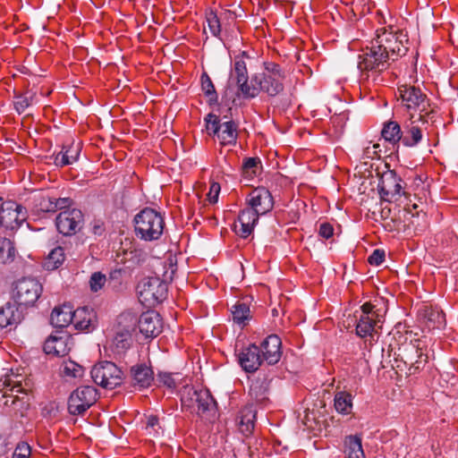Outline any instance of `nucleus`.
Wrapping results in <instances>:
<instances>
[{"instance_id": "obj_1", "label": "nucleus", "mask_w": 458, "mask_h": 458, "mask_svg": "<svg viewBox=\"0 0 458 458\" xmlns=\"http://www.w3.org/2000/svg\"><path fill=\"white\" fill-rule=\"evenodd\" d=\"M379 46L375 44V40L370 41V46L362 50L359 55L358 68L360 71L362 80H369L377 85L382 83L385 80L383 73L388 70L391 64L389 55L386 54Z\"/></svg>"}, {"instance_id": "obj_2", "label": "nucleus", "mask_w": 458, "mask_h": 458, "mask_svg": "<svg viewBox=\"0 0 458 458\" xmlns=\"http://www.w3.org/2000/svg\"><path fill=\"white\" fill-rule=\"evenodd\" d=\"M181 403L183 409L196 413L202 420L212 422L217 415V404L208 389H195L185 386L181 391Z\"/></svg>"}, {"instance_id": "obj_3", "label": "nucleus", "mask_w": 458, "mask_h": 458, "mask_svg": "<svg viewBox=\"0 0 458 458\" xmlns=\"http://www.w3.org/2000/svg\"><path fill=\"white\" fill-rule=\"evenodd\" d=\"M420 343V340L416 339L399 347L398 353H394L396 357L394 359L392 368L397 372H404L407 377L421 371L428 357Z\"/></svg>"}, {"instance_id": "obj_4", "label": "nucleus", "mask_w": 458, "mask_h": 458, "mask_svg": "<svg viewBox=\"0 0 458 458\" xmlns=\"http://www.w3.org/2000/svg\"><path fill=\"white\" fill-rule=\"evenodd\" d=\"M375 44L379 46L383 51L389 55L391 62L396 61L399 57L405 55L409 49V38L406 32L394 29L393 26L383 27L376 30V37L373 38Z\"/></svg>"}, {"instance_id": "obj_5", "label": "nucleus", "mask_w": 458, "mask_h": 458, "mask_svg": "<svg viewBox=\"0 0 458 458\" xmlns=\"http://www.w3.org/2000/svg\"><path fill=\"white\" fill-rule=\"evenodd\" d=\"M386 313L385 306H379L377 301L365 302L360 306V311L356 317V335L361 338L373 336L377 333L378 324L384 322Z\"/></svg>"}, {"instance_id": "obj_6", "label": "nucleus", "mask_w": 458, "mask_h": 458, "mask_svg": "<svg viewBox=\"0 0 458 458\" xmlns=\"http://www.w3.org/2000/svg\"><path fill=\"white\" fill-rule=\"evenodd\" d=\"M436 123V114L428 113L415 114H410L403 123V145L408 148L418 146L423 140L424 132L428 130V125Z\"/></svg>"}, {"instance_id": "obj_7", "label": "nucleus", "mask_w": 458, "mask_h": 458, "mask_svg": "<svg viewBox=\"0 0 458 458\" xmlns=\"http://www.w3.org/2000/svg\"><path fill=\"white\" fill-rule=\"evenodd\" d=\"M135 232L144 241L157 240L163 233L165 222L159 213L152 208H144L134 218Z\"/></svg>"}, {"instance_id": "obj_8", "label": "nucleus", "mask_w": 458, "mask_h": 458, "mask_svg": "<svg viewBox=\"0 0 458 458\" xmlns=\"http://www.w3.org/2000/svg\"><path fill=\"white\" fill-rule=\"evenodd\" d=\"M397 94L402 105L408 110L419 111L417 114L426 113L436 114V112L430 108L429 98L420 88L411 85H401L398 87Z\"/></svg>"}, {"instance_id": "obj_9", "label": "nucleus", "mask_w": 458, "mask_h": 458, "mask_svg": "<svg viewBox=\"0 0 458 458\" xmlns=\"http://www.w3.org/2000/svg\"><path fill=\"white\" fill-rule=\"evenodd\" d=\"M262 76L259 78V91L268 97H276L284 90V72L274 62L263 63Z\"/></svg>"}, {"instance_id": "obj_10", "label": "nucleus", "mask_w": 458, "mask_h": 458, "mask_svg": "<svg viewBox=\"0 0 458 458\" xmlns=\"http://www.w3.org/2000/svg\"><path fill=\"white\" fill-rule=\"evenodd\" d=\"M140 301L148 307H153L166 297L167 285L158 277H145L137 286Z\"/></svg>"}, {"instance_id": "obj_11", "label": "nucleus", "mask_w": 458, "mask_h": 458, "mask_svg": "<svg viewBox=\"0 0 458 458\" xmlns=\"http://www.w3.org/2000/svg\"><path fill=\"white\" fill-rule=\"evenodd\" d=\"M137 318L131 314H122L118 318L112 348L117 354L124 352L132 344V333L135 331Z\"/></svg>"}, {"instance_id": "obj_12", "label": "nucleus", "mask_w": 458, "mask_h": 458, "mask_svg": "<svg viewBox=\"0 0 458 458\" xmlns=\"http://www.w3.org/2000/svg\"><path fill=\"white\" fill-rule=\"evenodd\" d=\"M43 291L41 283L33 277H23L15 283L13 299L19 306H33Z\"/></svg>"}, {"instance_id": "obj_13", "label": "nucleus", "mask_w": 458, "mask_h": 458, "mask_svg": "<svg viewBox=\"0 0 458 458\" xmlns=\"http://www.w3.org/2000/svg\"><path fill=\"white\" fill-rule=\"evenodd\" d=\"M206 129L209 135L216 136L222 145H233L236 143V125L232 121L221 122L219 117L208 114L205 118Z\"/></svg>"}, {"instance_id": "obj_14", "label": "nucleus", "mask_w": 458, "mask_h": 458, "mask_svg": "<svg viewBox=\"0 0 458 458\" xmlns=\"http://www.w3.org/2000/svg\"><path fill=\"white\" fill-rule=\"evenodd\" d=\"M93 381L104 388L113 389L123 381L122 370L111 361H101L91 369Z\"/></svg>"}, {"instance_id": "obj_15", "label": "nucleus", "mask_w": 458, "mask_h": 458, "mask_svg": "<svg viewBox=\"0 0 458 458\" xmlns=\"http://www.w3.org/2000/svg\"><path fill=\"white\" fill-rule=\"evenodd\" d=\"M97 400L98 391L94 386H80L69 396L68 411L72 415H82Z\"/></svg>"}, {"instance_id": "obj_16", "label": "nucleus", "mask_w": 458, "mask_h": 458, "mask_svg": "<svg viewBox=\"0 0 458 458\" xmlns=\"http://www.w3.org/2000/svg\"><path fill=\"white\" fill-rule=\"evenodd\" d=\"M246 205L238 216L241 228L238 230L235 225L236 233L242 238L251 234L258 221V193H256V190H252L247 195Z\"/></svg>"}, {"instance_id": "obj_17", "label": "nucleus", "mask_w": 458, "mask_h": 458, "mask_svg": "<svg viewBox=\"0 0 458 458\" xmlns=\"http://www.w3.org/2000/svg\"><path fill=\"white\" fill-rule=\"evenodd\" d=\"M249 77L246 64L243 60H235L233 69L231 70L228 85L237 86V94L243 98H254L256 96V88L252 84L248 83Z\"/></svg>"}, {"instance_id": "obj_18", "label": "nucleus", "mask_w": 458, "mask_h": 458, "mask_svg": "<svg viewBox=\"0 0 458 458\" xmlns=\"http://www.w3.org/2000/svg\"><path fill=\"white\" fill-rule=\"evenodd\" d=\"M84 216L78 208H68L61 211L55 218L58 232L65 236L78 233L83 226Z\"/></svg>"}, {"instance_id": "obj_19", "label": "nucleus", "mask_w": 458, "mask_h": 458, "mask_svg": "<svg viewBox=\"0 0 458 458\" xmlns=\"http://www.w3.org/2000/svg\"><path fill=\"white\" fill-rule=\"evenodd\" d=\"M402 178L394 170L384 173L378 183V191L380 197L385 201L398 200V199L405 195L403 191Z\"/></svg>"}, {"instance_id": "obj_20", "label": "nucleus", "mask_w": 458, "mask_h": 458, "mask_svg": "<svg viewBox=\"0 0 458 458\" xmlns=\"http://www.w3.org/2000/svg\"><path fill=\"white\" fill-rule=\"evenodd\" d=\"M27 218L25 208L21 205L9 200L0 205V225L1 226L13 230L18 228Z\"/></svg>"}, {"instance_id": "obj_21", "label": "nucleus", "mask_w": 458, "mask_h": 458, "mask_svg": "<svg viewBox=\"0 0 458 458\" xmlns=\"http://www.w3.org/2000/svg\"><path fill=\"white\" fill-rule=\"evenodd\" d=\"M283 354L282 341L276 335H270L259 344V368L267 363L276 365Z\"/></svg>"}, {"instance_id": "obj_22", "label": "nucleus", "mask_w": 458, "mask_h": 458, "mask_svg": "<svg viewBox=\"0 0 458 458\" xmlns=\"http://www.w3.org/2000/svg\"><path fill=\"white\" fill-rule=\"evenodd\" d=\"M140 332L146 338L157 337L163 329V323L159 314L156 311L150 310L144 312L137 319Z\"/></svg>"}, {"instance_id": "obj_23", "label": "nucleus", "mask_w": 458, "mask_h": 458, "mask_svg": "<svg viewBox=\"0 0 458 458\" xmlns=\"http://www.w3.org/2000/svg\"><path fill=\"white\" fill-rule=\"evenodd\" d=\"M72 345V343L70 335L66 333L59 332L48 337L45 342L44 351L47 354L64 356L69 353Z\"/></svg>"}, {"instance_id": "obj_24", "label": "nucleus", "mask_w": 458, "mask_h": 458, "mask_svg": "<svg viewBox=\"0 0 458 458\" xmlns=\"http://www.w3.org/2000/svg\"><path fill=\"white\" fill-rule=\"evenodd\" d=\"M131 382L139 388H147L150 386L154 380V372L151 367L145 363H140L132 366L130 369Z\"/></svg>"}, {"instance_id": "obj_25", "label": "nucleus", "mask_w": 458, "mask_h": 458, "mask_svg": "<svg viewBox=\"0 0 458 458\" xmlns=\"http://www.w3.org/2000/svg\"><path fill=\"white\" fill-rule=\"evenodd\" d=\"M96 313L92 309L82 307L73 310L72 323L76 329L80 331H90L96 327Z\"/></svg>"}, {"instance_id": "obj_26", "label": "nucleus", "mask_w": 458, "mask_h": 458, "mask_svg": "<svg viewBox=\"0 0 458 458\" xmlns=\"http://www.w3.org/2000/svg\"><path fill=\"white\" fill-rule=\"evenodd\" d=\"M238 360L246 373L254 374L258 370V346L256 344L243 348L238 355Z\"/></svg>"}, {"instance_id": "obj_27", "label": "nucleus", "mask_w": 458, "mask_h": 458, "mask_svg": "<svg viewBox=\"0 0 458 458\" xmlns=\"http://www.w3.org/2000/svg\"><path fill=\"white\" fill-rule=\"evenodd\" d=\"M17 303L7 302L0 308V327L17 325L22 319V312L19 310Z\"/></svg>"}, {"instance_id": "obj_28", "label": "nucleus", "mask_w": 458, "mask_h": 458, "mask_svg": "<svg viewBox=\"0 0 458 458\" xmlns=\"http://www.w3.org/2000/svg\"><path fill=\"white\" fill-rule=\"evenodd\" d=\"M73 310L70 305L55 307L50 317L51 324L55 327H65L72 323Z\"/></svg>"}, {"instance_id": "obj_29", "label": "nucleus", "mask_w": 458, "mask_h": 458, "mask_svg": "<svg viewBox=\"0 0 458 458\" xmlns=\"http://www.w3.org/2000/svg\"><path fill=\"white\" fill-rule=\"evenodd\" d=\"M257 412V406L253 403L247 405L242 410L240 415V429L244 435L248 436L252 434L255 428Z\"/></svg>"}, {"instance_id": "obj_30", "label": "nucleus", "mask_w": 458, "mask_h": 458, "mask_svg": "<svg viewBox=\"0 0 458 458\" xmlns=\"http://www.w3.org/2000/svg\"><path fill=\"white\" fill-rule=\"evenodd\" d=\"M402 128L396 121L390 120L384 123L381 135L386 141L394 146L403 142V131Z\"/></svg>"}, {"instance_id": "obj_31", "label": "nucleus", "mask_w": 458, "mask_h": 458, "mask_svg": "<svg viewBox=\"0 0 458 458\" xmlns=\"http://www.w3.org/2000/svg\"><path fill=\"white\" fill-rule=\"evenodd\" d=\"M80 152V143H72L69 147H64L63 149L55 157V164L59 166L73 164L78 160Z\"/></svg>"}, {"instance_id": "obj_32", "label": "nucleus", "mask_w": 458, "mask_h": 458, "mask_svg": "<svg viewBox=\"0 0 458 458\" xmlns=\"http://www.w3.org/2000/svg\"><path fill=\"white\" fill-rule=\"evenodd\" d=\"M344 454L347 458H365L361 437L357 435L347 436L344 439Z\"/></svg>"}, {"instance_id": "obj_33", "label": "nucleus", "mask_w": 458, "mask_h": 458, "mask_svg": "<svg viewBox=\"0 0 458 458\" xmlns=\"http://www.w3.org/2000/svg\"><path fill=\"white\" fill-rule=\"evenodd\" d=\"M335 410L342 414H350L352 410V395L346 392L341 391L335 394L334 399Z\"/></svg>"}, {"instance_id": "obj_34", "label": "nucleus", "mask_w": 458, "mask_h": 458, "mask_svg": "<svg viewBox=\"0 0 458 458\" xmlns=\"http://www.w3.org/2000/svg\"><path fill=\"white\" fill-rule=\"evenodd\" d=\"M425 318L429 329H441L445 327V315L442 310L430 308L426 310Z\"/></svg>"}, {"instance_id": "obj_35", "label": "nucleus", "mask_w": 458, "mask_h": 458, "mask_svg": "<svg viewBox=\"0 0 458 458\" xmlns=\"http://www.w3.org/2000/svg\"><path fill=\"white\" fill-rule=\"evenodd\" d=\"M16 256V250L13 242L5 237H0V263H12Z\"/></svg>"}, {"instance_id": "obj_36", "label": "nucleus", "mask_w": 458, "mask_h": 458, "mask_svg": "<svg viewBox=\"0 0 458 458\" xmlns=\"http://www.w3.org/2000/svg\"><path fill=\"white\" fill-rule=\"evenodd\" d=\"M20 377H21V375L15 374L13 371L10 374L7 373L3 381L4 387H9V390L15 394L26 392L25 386H28L29 383L25 381L23 386L22 380Z\"/></svg>"}, {"instance_id": "obj_37", "label": "nucleus", "mask_w": 458, "mask_h": 458, "mask_svg": "<svg viewBox=\"0 0 458 458\" xmlns=\"http://www.w3.org/2000/svg\"><path fill=\"white\" fill-rule=\"evenodd\" d=\"M64 260V251L62 247L53 249L46 259L43 266L47 270H54L63 264Z\"/></svg>"}, {"instance_id": "obj_38", "label": "nucleus", "mask_w": 458, "mask_h": 458, "mask_svg": "<svg viewBox=\"0 0 458 458\" xmlns=\"http://www.w3.org/2000/svg\"><path fill=\"white\" fill-rule=\"evenodd\" d=\"M232 316L235 323L245 326L250 318L249 306L244 302H237L233 307Z\"/></svg>"}, {"instance_id": "obj_39", "label": "nucleus", "mask_w": 458, "mask_h": 458, "mask_svg": "<svg viewBox=\"0 0 458 458\" xmlns=\"http://www.w3.org/2000/svg\"><path fill=\"white\" fill-rule=\"evenodd\" d=\"M275 205L274 197L265 187L259 186V216L270 212Z\"/></svg>"}, {"instance_id": "obj_40", "label": "nucleus", "mask_w": 458, "mask_h": 458, "mask_svg": "<svg viewBox=\"0 0 458 458\" xmlns=\"http://www.w3.org/2000/svg\"><path fill=\"white\" fill-rule=\"evenodd\" d=\"M62 373L64 377L78 378L83 376L84 369L72 360H67L64 361L62 365Z\"/></svg>"}, {"instance_id": "obj_41", "label": "nucleus", "mask_w": 458, "mask_h": 458, "mask_svg": "<svg viewBox=\"0 0 458 458\" xmlns=\"http://www.w3.org/2000/svg\"><path fill=\"white\" fill-rule=\"evenodd\" d=\"M35 208L39 212H55L56 205H54V197L40 196L35 199Z\"/></svg>"}, {"instance_id": "obj_42", "label": "nucleus", "mask_w": 458, "mask_h": 458, "mask_svg": "<svg viewBox=\"0 0 458 458\" xmlns=\"http://www.w3.org/2000/svg\"><path fill=\"white\" fill-rule=\"evenodd\" d=\"M18 440L17 436L13 433H2L0 434V456L5 454L11 450Z\"/></svg>"}, {"instance_id": "obj_43", "label": "nucleus", "mask_w": 458, "mask_h": 458, "mask_svg": "<svg viewBox=\"0 0 458 458\" xmlns=\"http://www.w3.org/2000/svg\"><path fill=\"white\" fill-rule=\"evenodd\" d=\"M257 160L255 157L245 158L242 163V177L246 182L250 181L255 174Z\"/></svg>"}, {"instance_id": "obj_44", "label": "nucleus", "mask_w": 458, "mask_h": 458, "mask_svg": "<svg viewBox=\"0 0 458 458\" xmlns=\"http://www.w3.org/2000/svg\"><path fill=\"white\" fill-rule=\"evenodd\" d=\"M106 282V277L101 272H95L89 279V286L92 292H98L103 288Z\"/></svg>"}, {"instance_id": "obj_45", "label": "nucleus", "mask_w": 458, "mask_h": 458, "mask_svg": "<svg viewBox=\"0 0 458 458\" xmlns=\"http://www.w3.org/2000/svg\"><path fill=\"white\" fill-rule=\"evenodd\" d=\"M179 374H172L167 372H160L157 375V378L160 383L166 386L169 388L176 387L177 381L179 380Z\"/></svg>"}, {"instance_id": "obj_46", "label": "nucleus", "mask_w": 458, "mask_h": 458, "mask_svg": "<svg viewBox=\"0 0 458 458\" xmlns=\"http://www.w3.org/2000/svg\"><path fill=\"white\" fill-rule=\"evenodd\" d=\"M207 22L213 36L218 37L221 32V25L216 14L210 12L207 15Z\"/></svg>"}, {"instance_id": "obj_47", "label": "nucleus", "mask_w": 458, "mask_h": 458, "mask_svg": "<svg viewBox=\"0 0 458 458\" xmlns=\"http://www.w3.org/2000/svg\"><path fill=\"white\" fill-rule=\"evenodd\" d=\"M33 96H17L14 100V108L19 113L21 114L25 112V110L30 106Z\"/></svg>"}, {"instance_id": "obj_48", "label": "nucleus", "mask_w": 458, "mask_h": 458, "mask_svg": "<svg viewBox=\"0 0 458 458\" xmlns=\"http://www.w3.org/2000/svg\"><path fill=\"white\" fill-rule=\"evenodd\" d=\"M201 88H202V90L205 92L206 95L211 96L210 99L214 98V99L216 100L217 97H216V94L215 87L213 85V82H212L211 79L206 73H204L201 76Z\"/></svg>"}, {"instance_id": "obj_49", "label": "nucleus", "mask_w": 458, "mask_h": 458, "mask_svg": "<svg viewBox=\"0 0 458 458\" xmlns=\"http://www.w3.org/2000/svg\"><path fill=\"white\" fill-rule=\"evenodd\" d=\"M30 455V447L25 442L16 444L13 458H29Z\"/></svg>"}, {"instance_id": "obj_50", "label": "nucleus", "mask_w": 458, "mask_h": 458, "mask_svg": "<svg viewBox=\"0 0 458 458\" xmlns=\"http://www.w3.org/2000/svg\"><path fill=\"white\" fill-rule=\"evenodd\" d=\"M386 253L384 250L376 249L368 258V262L371 266H379L385 261Z\"/></svg>"}, {"instance_id": "obj_51", "label": "nucleus", "mask_w": 458, "mask_h": 458, "mask_svg": "<svg viewBox=\"0 0 458 458\" xmlns=\"http://www.w3.org/2000/svg\"><path fill=\"white\" fill-rule=\"evenodd\" d=\"M318 235L326 240L334 235V227L328 222H323L319 225Z\"/></svg>"}, {"instance_id": "obj_52", "label": "nucleus", "mask_w": 458, "mask_h": 458, "mask_svg": "<svg viewBox=\"0 0 458 458\" xmlns=\"http://www.w3.org/2000/svg\"><path fill=\"white\" fill-rule=\"evenodd\" d=\"M220 192V185L217 182H213L208 193V199L210 203H216Z\"/></svg>"}, {"instance_id": "obj_53", "label": "nucleus", "mask_w": 458, "mask_h": 458, "mask_svg": "<svg viewBox=\"0 0 458 458\" xmlns=\"http://www.w3.org/2000/svg\"><path fill=\"white\" fill-rule=\"evenodd\" d=\"M123 258L121 259L122 262H129L131 261L133 264L139 263L140 259H138V254L136 250L125 251L123 253Z\"/></svg>"}, {"instance_id": "obj_54", "label": "nucleus", "mask_w": 458, "mask_h": 458, "mask_svg": "<svg viewBox=\"0 0 458 458\" xmlns=\"http://www.w3.org/2000/svg\"><path fill=\"white\" fill-rule=\"evenodd\" d=\"M71 204V199L69 198H54V205H56V211L62 210L67 207H69Z\"/></svg>"}, {"instance_id": "obj_55", "label": "nucleus", "mask_w": 458, "mask_h": 458, "mask_svg": "<svg viewBox=\"0 0 458 458\" xmlns=\"http://www.w3.org/2000/svg\"><path fill=\"white\" fill-rule=\"evenodd\" d=\"M92 231L96 235H101L104 232L103 224L97 222L94 224Z\"/></svg>"}, {"instance_id": "obj_56", "label": "nucleus", "mask_w": 458, "mask_h": 458, "mask_svg": "<svg viewBox=\"0 0 458 458\" xmlns=\"http://www.w3.org/2000/svg\"><path fill=\"white\" fill-rule=\"evenodd\" d=\"M158 424V419L156 416H149L147 421V428H154Z\"/></svg>"}, {"instance_id": "obj_57", "label": "nucleus", "mask_w": 458, "mask_h": 458, "mask_svg": "<svg viewBox=\"0 0 458 458\" xmlns=\"http://www.w3.org/2000/svg\"><path fill=\"white\" fill-rule=\"evenodd\" d=\"M267 401H268V399H267V398L259 399V408H260L261 406H265V405H266V403H267Z\"/></svg>"}, {"instance_id": "obj_58", "label": "nucleus", "mask_w": 458, "mask_h": 458, "mask_svg": "<svg viewBox=\"0 0 458 458\" xmlns=\"http://www.w3.org/2000/svg\"><path fill=\"white\" fill-rule=\"evenodd\" d=\"M250 391L251 394H257L256 389H255V387H253L252 385L250 386Z\"/></svg>"}, {"instance_id": "obj_59", "label": "nucleus", "mask_w": 458, "mask_h": 458, "mask_svg": "<svg viewBox=\"0 0 458 458\" xmlns=\"http://www.w3.org/2000/svg\"><path fill=\"white\" fill-rule=\"evenodd\" d=\"M259 37L261 36V31H262V34L265 35V30H264V28H263V25H259Z\"/></svg>"}, {"instance_id": "obj_60", "label": "nucleus", "mask_w": 458, "mask_h": 458, "mask_svg": "<svg viewBox=\"0 0 458 458\" xmlns=\"http://www.w3.org/2000/svg\"><path fill=\"white\" fill-rule=\"evenodd\" d=\"M120 273V271H114L113 273H111V277H115L116 274Z\"/></svg>"}, {"instance_id": "obj_61", "label": "nucleus", "mask_w": 458, "mask_h": 458, "mask_svg": "<svg viewBox=\"0 0 458 458\" xmlns=\"http://www.w3.org/2000/svg\"><path fill=\"white\" fill-rule=\"evenodd\" d=\"M259 9L262 8L261 3L259 4Z\"/></svg>"}]
</instances>
